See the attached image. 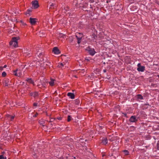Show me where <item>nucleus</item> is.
I'll return each instance as SVG.
<instances>
[{
  "label": "nucleus",
  "mask_w": 159,
  "mask_h": 159,
  "mask_svg": "<svg viewBox=\"0 0 159 159\" xmlns=\"http://www.w3.org/2000/svg\"><path fill=\"white\" fill-rule=\"evenodd\" d=\"M30 95L31 96H33L34 98H36L37 97L38 95V93L36 92H35L34 93H30Z\"/></svg>",
  "instance_id": "ddd939ff"
},
{
  "label": "nucleus",
  "mask_w": 159,
  "mask_h": 159,
  "mask_svg": "<svg viewBox=\"0 0 159 159\" xmlns=\"http://www.w3.org/2000/svg\"><path fill=\"white\" fill-rule=\"evenodd\" d=\"M157 149L159 150V140L157 142Z\"/></svg>",
  "instance_id": "473e14b6"
},
{
  "label": "nucleus",
  "mask_w": 159,
  "mask_h": 159,
  "mask_svg": "<svg viewBox=\"0 0 159 159\" xmlns=\"http://www.w3.org/2000/svg\"><path fill=\"white\" fill-rule=\"evenodd\" d=\"M38 115V113H36V114L34 115H33V117H36Z\"/></svg>",
  "instance_id": "f704fd0d"
},
{
  "label": "nucleus",
  "mask_w": 159,
  "mask_h": 159,
  "mask_svg": "<svg viewBox=\"0 0 159 159\" xmlns=\"http://www.w3.org/2000/svg\"><path fill=\"white\" fill-rule=\"evenodd\" d=\"M44 84H45V83H44V84H42V87H45Z\"/></svg>",
  "instance_id": "c03bdc74"
},
{
  "label": "nucleus",
  "mask_w": 159,
  "mask_h": 159,
  "mask_svg": "<svg viewBox=\"0 0 159 159\" xmlns=\"http://www.w3.org/2000/svg\"><path fill=\"white\" fill-rule=\"evenodd\" d=\"M59 37L60 38H64L66 37V36L65 35L63 34H59Z\"/></svg>",
  "instance_id": "4be33fe9"
},
{
  "label": "nucleus",
  "mask_w": 159,
  "mask_h": 159,
  "mask_svg": "<svg viewBox=\"0 0 159 159\" xmlns=\"http://www.w3.org/2000/svg\"><path fill=\"white\" fill-rule=\"evenodd\" d=\"M19 37H13L11 41L9 42L10 45L13 48L18 47L17 40L19 39Z\"/></svg>",
  "instance_id": "f257e3e1"
},
{
  "label": "nucleus",
  "mask_w": 159,
  "mask_h": 159,
  "mask_svg": "<svg viewBox=\"0 0 159 159\" xmlns=\"http://www.w3.org/2000/svg\"><path fill=\"white\" fill-rule=\"evenodd\" d=\"M55 81V80L52 78H51L50 81L49 82V85L51 86H53L54 84V81Z\"/></svg>",
  "instance_id": "4468645a"
},
{
  "label": "nucleus",
  "mask_w": 159,
  "mask_h": 159,
  "mask_svg": "<svg viewBox=\"0 0 159 159\" xmlns=\"http://www.w3.org/2000/svg\"><path fill=\"white\" fill-rule=\"evenodd\" d=\"M53 52L56 54H58L60 53V52L57 47H54L52 50Z\"/></svg>",
  "instance_id": "0eeeda50"
},
{
  "label": "nucleus",
  "mask_w": 159,
  "mask_h": 159,
  "mask_svg": "<svg viewBox=\"0 0 159 159\" xmlns=\"http://www.w3.org/2000/svg\"><path fill=\"white\" fill-rule=\"evenodd\" d=\"M26 81L30 84H32L33 85L34 84V82L31 78H27L26 80Z\"/></svg>",
  "instance_id": "f8f14e48"
},
{
  "label": "nucleus",
  "mask_w": 159,
  "mask_h": 159,
  "mask_svg": "<svg viewBox=\"0 0 159 159\" xmlns=\"http://www.w3.org/2000/svg\"><path fill=\"white\" fill-rule=\"evenodd\" d=\"M8 117L9 118H10V120H12L14 118V116H11L10 115H9V116H8Z\"/></svg>",
  "instance_id": "c85d7f7f"
},
{
  "label": "nucleus",
  "mask_w": 159,
  "mask_h": 159,
  "mask_svg": "<svg viewBox=\"0 0 159 159\" xmlns=\"http://www.w3.org/2000/svg\"><path fill=\"white\" fill-rule=\"evenodd\" d=\"M92 40L93 41H95V40H96L97 39V36L96 34H93L91 36Z\"/></svg>",
  "instance_id": "2eb2a0df"
},
{
  "label": "nucleus",
  "mask_w": 159,
  "mask_h": 159,
  "mask_svg": "<svg viewBox=\"0 0 159 159\" xmlns=\"http://www.w3.org/2000/svg\"><path fill=\"white\" fill-rule=\"evenodd\" d=\"M19 13V11H15V14H16V15H17V14H18Z\"/></svg>",
  "instance_id": "ea45409f"
},
{
  "label": "nucleus",
  "mask_w": 159,
  "mask_h": 159,
  "mask_svg": "<svg viewBox=\"0 0 159 159\" xmlns=\"http://www.w3.org/2000/svg\"><path fill=\"white\" fill-rule=\"evenodd\" d=\"M29 49L27 50V49L26 50H24V55L25 56V54H26L27 53H28V52Z\"/></svg>",
  "instance_id": "2f4dec72"
},
{
  "label": "nucleus",
  "mask_w": 159,
  "mask_h": 159,
  "mask_svg": "<svg viewBox=\"0 0 159 159\" xmlns=\"http://www.w3.org/2000/svg\"><path fill=\"white\" fill-rule=\"evenodd\" d=\"M31 12V10H27V11L26 12L25 14L26 15H29Z\"/></svg>",
  "instance_id": "393cba45"
},
{
  "label": "nucleus",
  "mask_w": 159,
  "mask_h": 159,
  "mask_svg": "<svg viewBox=\"0 0 159 159\" xmlns=\"http://www.w3.org/2000/svg\"><path fill=\"white\" fill-rule=\"evenodd\" d=\"M13 74L16 76H20L22 74L21 71L20 70L17 69L15 70H14L13 72Z\"/></svg>",
  "instance_id": "7ed1b4c3"
},
{
  "label": "nucleus",
  "mask_w": 159,
  "mask_h": 159,
  "mask_svg": "<svg viewBox=\"0 0 159 159\" xmlns=\"http://www.w3.org/2000/svg\"><path fill=\"white\" fill-rule=\"evenodd\" d=\"M0 159H7L6 157H4L3 155H0Z\"/></svg>",
  "instance_id": "bb28decb"
},
{
  "label": "nucleus",
  "mask_w": 159,
  "mask_h": 159,
  "mask_svg": "<svg viewBox=\"0 0 159 159\" xmlns=\"http://www.w3.org/2000/svg\"><path fill=\"white\" fill-rule=\"evenodd\" d=\"M32 6L34 9L37 8L39 7L38 1L37 0L33 1L32 2Z\"/></svg>",
  "instance_id": "20e7f679"
},
{
  "label": "nucleus",
  "mask_w": 159,
  "mask_h": 159,
  "mask_svg": "<svg viewBox=\"0 0 159 159\" xmlns=\"http://www.w3.org/2000/svg\"><path fill=\"white\" fill-rule=\"evenodd\" d=\"M33 106L34 107H37V103H35V102L34 103Z\"/></svg>",
  "instance_id": "72a5a7b5"
},
{
  "label": "nucleus",
  "mask_w": 159,
  "mask_h": 159,
  "mask_svg": "<svg viewBox=\"0 0 159 159\" xmlns=\"http://www.w3.org/2000/svg\"><path fill=\"white\" fill-rule=\"evenodd\" d=\"M20 22L21 23L22 26H25L26 25V24L25 23H24L22 21H20Z\"/></svg>",
  "instance_id": "cd10ccee"
},
{
  "label": "nucleus",
  "mask_w": 159,
  "mask_h": 159,
  "mask_svg": "<svg viewBox=\"0 0 159 159\" xmlns=\"http://www.w3.org/2000/svg\"><path fill=\"white\" fill-rule=\"evenodd\" d=\"M89 54L92 55H93L96 52H95L94 49H90L89 50Z\"/></svg>",
  "instance_id": "9d476101"
},
{
  "label": "nucleus",
  "mask_w": 159,
  "mask_h": 159,
  "mask_svg": "<svg viewBox=\"0 0 159 159\" xmlns=\"http://www.w3.org/2000/svg\"><path fill=\"white\" fill-rule=\"evenodd\" d=\"M65 64H63V63H59L58 65V66L60 68H62V67H63Z\"/></svg>",
  "instance_id": "5701e85b"
},
{
  "label": "nucleus",
  "mask_w": 159,
  "mask_h": 159,
  "mask_svg": "<svg viewBox=\"0 0 159 159\" xmlns=\"http://www.w3.org/2000/svg\"><path fill=\"white\" fill-rule=\"evenodd\" d=\"M39 123L40 125H42L43 126H45V122L43 120H39Z\"/></svg>",
  "instance_id": "f3484780"
},
{
  "label": "nucleus",
  "mask_w": 159,
  "mask_h": 159,
  "mask_svg": "<svg viewBox=\"0 0 159 159\" xmlns=\"http://www.w3.org/2000/svg\"><path fill=\"white\" fill-rule=\"evenodd\" d=\"M29 116L30 117V114H29Z\"/></svg>",
  "instance_id": "6e6d98bb"
},
{
  "label": "nucleus",
  "mask_w": 159,
  "mask_h": 159,
  "mask_svg": "<svg viewBox=\"0 0 159 159\" xmlns=\"http://www.w3.org/2000/svg\"><path fill=\"white\" fill-rule=\"evenodd\" d=\"M71 117L70 116V115L68 116V117H67V121L68 122L70 121L71 120Z\"/></svg>",
  "instance_id": "a878e982"
},
{
  "label": "nucleus",
  "mask_w": 159,
  "mask_h": 159,
  "mask_svg": "<svg viewBox=\"0 0 159 159\" xmlns=\"http://www.w3.org/2000/svg\"><path fill=\"white\" fill-rule=\"evenodd\" d=\"M6 75L7 74L4 71L2 72V76L3 77L6 76Z\"/></svg>",
  "instance_id": "7c9ffc66"
},
{
  "label": "nucleus",
  "mask_w": 159,
  "mask_h": 159,
  "mask_svg": "<svg viewBox=\"0 0 159 159\" xmlns=\"http://www.w3.org/2000/svg\"><path fill=\"white\" fill-rule=\"evenodd\" d=\"M39 86H40V85H37V86H38V87H42V86H41V87H39Z\"/></svg>",
  "instance_id": "3c124183"
},
{
  "label": "nucleus",
  "mask_w": 159,
  "mask_h": 159,
  "mask_svg": "<svg viewBox=\"0 0 159 159\" xmlns=\"http://www.w3.org/2000/svg\"><path fill=\"white\" fill-rule=\"evenodd\" d=\"M110 156L112 157L113 156V154L112 153L111 155H110Z\"/></svg>",
  "instance_id": "09e8293b"
},
{
  "label": "nucleus",
  "mask_w": 159,
  "mask_h": 159,
  "mask_svg": "<svg viewBox=\"0 0 159 159\" xmlns=\"http://www.w3.org/2000/svg\"><path fill=\"white\" fill-rule=\"evenodd\" d=\"M49 4H50V9H54L56 8L57 7V5L55 2L53 3H50Z\"/></svg>",
  "instance_id": "6e6552de"
},
{
  "label": "nucleus",
  "mask_w": 159,
  "mask_h": 159,
  "mask_svg": "<svg viewBox=\"0 0 159 159\" xmlns=\"http://www.w3.org/2000/svg\"><path fill=\"white\" fill-rule=\"evenodd\" d=\"M39 56L41 57L42 55V53L41 52H40V53H39Z\"/></svg>",
  "instance_id": "79ce46f5"
},
{
  "label": "nucleus",
  "mask_w": 159,
  "mask_h": 159,
  "mask_svg": "<svg viewBox=\"0 0 159 159\" xmlns=\"http://www.w3.org/2000/svg\"><path fill=\"white\" fill-rule=\"evenodd\" d=\"M76 37L77 38V43L78 44H80L81 41V38H78L77 36H76Z\"/></svg>",
  "instance_id": "6ab92c4d"
},
{
  "label": "nucleus",
  "mask_w": 159,
  "mask_h": 159,
  "mask_svg": "<svg viewBox=\"0 0 159 159\" xmlns=\"http://www.w3.org/2000/svg\"><path fill=\"white\" fill-rule=\"evenodd\" d=\"M75 77L76 78H77L76 76V75L75 76Z\"/></svg>",
  "instance_id": "864d4df0"
},
{
  "label": "nucleus",
  "mask_w": 159,
  "mask_h": 159,
  "mask_svg": "<svg viewBox=\"0 0 159 159\" xmlns=\"http://www.w3.org/2000/svg\"><path fill=\"white\" fill-rule=\"evenodd\" d=\"M84 70H81L80 72L81 73H83L84 74Z\"/></svg>",
  "instance_id": "a19ab883"
},
{
  "label": "nucleus",
  "mask_w": 159,
  "mask_h": 159,
  "mask_svg": "<svg viewBox=\"0 0 159 159\" xmlns=\"http://www.w3.org/2000/svg\"><path fill=\"white\" fill-rule=\"evenodd\" d=\"M123 152H124V154L125 155H127L129 154V152L127 150H124L123 151Z\"/></svg>",
  "instance_id": "a211bd4d"
},
{
  "label": "nucleus",
  "mask_w": 159,
  "mask_h": 159,
  "mask_svg": "<svg viewBox=\"0 0 159 159\" xmlns=\"http://www.w3.org/2000/svg\"><path fill=\"white\" fill-rule=\"evenodd\" d=\"M107 143V138L103 139L102 140V143L104 145L106 144Z\"/></svg>",
  "instance_id": "dca6fc26"
},
{
  "label": "nucleus",
  "mask_w": 159,
  "mask_h": 159,
  "mask_svg": "<svg viewBox=\"0 0 159 159\" xmlns=\"http://www.w3.org/2000/svg\"><path fill=\"white\" fill-rule=\"evenodd\" d=\"M37 19L34 18H30V22L31 25H34L37 22Z\"/></svg>",
  "instance_id": "423d86ee"
},
{
  "label": "nucleus",
  "mask_w": 159,
  "mask_h": 159,
  "mask_svg": "<svg viewBox=\"0 0 159 159\" xmlns=\"http://www.w3.org/2000/svg\"><path fill=\"white\" fill-rule=\"evenodd\" d=\"M137 66L138 68L137 70L139 71L143 72L145 70V67L144 66H141L140 63H138Z\"/></svg>",
  "instance_id": "f03ea898"
},
{
  "label": "nucleus",
  "mask_w": 159,
  "mask_h": 159,
  "mask_svg": "<svg viewBox=\"0 0 159 159\" xmlns=\"http://www.w3.org/2000/svg\"><path fill=\"white\" fill-rule=\"evenodd\" d=\"M31 54V52L30 51H28V53H27L26 54H25V56H29Z\"/></svg>",
  "instance_id": "b1692460"
},
{
  "label": "nucleus",
  "mask_w": 159,
  "mask_h": 159,
  "mask_svg": "<svg viewBox=\"0 0 159 159\" xmlns=\"http://www.w3.org/2000/svg\"><path fill=\"white\" fill-rule=\"evenodd\" d=\"M1 145L0 144V148H1Z\"/></svg>",
  "instance_id": "603ef678"
},
{
  "label": "nucleus",
  "mask_w": 159,
  "mask_h": 159,
  "mask_svg": "<svg viewBox=\"0 0 159 159\" xmlns=\"http://www.w3.org/2000/svg\"><path fill=\"white\" fill-rule=\"evenodd\" d=\"M123 114L124 115V116L125 117H127V114H126V113H123Z\"/></svg>",
  "instance_id": "c9c22d12"
},
{
  "label": "nucleus",
  "mask_w": 159,
  "mask_h": 159,
  "mask_svg": "<svg viewBox=\"0 0 159 159\" xmlns=\"http://www.w3.org/2000/svg\"><path fill=\"white\" fill-rule=\"evenodd\" d=\"M67 95L71 99H73L75 98V95L73 93H68Z\"/></svg>",
  "instance_id": "9b49d317"
},
{
  "label": "nucleus",
  "mask_w": 159,
  "mask_h": 159,
  "mask_svg": "<svg viewBox=\"0 0 159 159\" xmlns=\"http://www.w3.org/2000/svg\"><path fill=\"white\" fill-rule=\"evenodd\" d=\"M6 152L5 151H3V152H2V155H3L4 156V154H5Z\"/></svg>",
  "instance_id": "58836bf2"
},
{
  "label": "nucleus",
  "mask_w": 159,
  "mask_h": 159,
  "mask_svg": "<svg viewBox=\"0 0 159 159\" xmlns=\"http://www.w3.org/2000/svg\"><path fill=\"white\" fill-rule=\"evenodd\" d=\"M116 157L115 156L113 157L111 159H116Z\"/></svg>",
  "instance_id": "49530a36"
},
{
  "label": "nucleus",
  "mask_w": 159,
  "mask_h": 159,
  "mask_svg": "<svg viewBox=\"0 0 159 159\" xmlns=\"http://www.w3.org/2000/svg\"><path fill=\"white\" fill-rule=\"evenodd\" d=\"M157 76H158V78H159V75H157Z\"/></svg>",
  "instance_id": "5fc2aeb1"
},
{
  "label": "nucleus",
  "mask_w": 159,
  "mask_h": 159,
  "mask_svg": "<svg viewBox=\"0 0 159 159\" xmlns=\"http://www.w3.org/2000/svg\"><path fill=\"white\" fill-rule=\"evenodd\" d=\"M7 66L6 65H5L3 67L5 68Z\"/></svg>",
  "instance_id": "de8ad7c7"
},
{
  "label": "nucleus",
  "mask_w": 159,
  "mask_h": 159,
  "mask_svg": "<svg viewBox=\"0 0 159 159\" xmlns=\"http://www.w3.org/2000/svg\"><path fill=\"white\" fill-rule=\"evenodd\" d=\"M80 103V101L78 99H76L75 100V103L76 105H78Z\"/></svg>",
  "instance_id": "aec40b11"
},
{
  "label": "nucleus",
  "mask_w": 159,
  "mask_h": 159,
  "mask_svg": "<svg viewBox=\"0 0 159 159\" xmlns=\"http://www.w3.org/2000/svg\"><path fill=\"white\" fill-rule=\"evenodd\" d=\"M57 119L59 120H61L62 118L61 117H58Z\"/></svg>",
  "instance_id": "e433bc0d"
},
{
  "label": "nucleus",
  "mask_w": 159,
  "mask_h": 159,
  "mask_svg": "<svg viewBox=\"0 0 159 159\" xmlns=\"http://www.w3.org/2000/svg\"><path fill=\"white\" fill-rule=\"evenodd\" d=\"M129 121L131 122H135L138 121V119L135 116H132L130 117Z\"/></svg>",
  "instance_id": "39448f33"
},
{
  "label": "nucleus",
  "mask_w": 159,
  "mask_h": 159,
  "mask_svg": "<svg viewBox=\"0 0 159 159\" xmlns=\"http://www.w3.org/2000/svg\"><path fill=\"white\" fill-rule=\"evenodd\" d=\"M137 98L138 99H143V97L142 95L141 94H138L137 95Z\"/></svg>",
  "instance_id": "412c9836"
},
{
  "label": "nucleus",
  "mask_w": 159,
  "mask_h": 159,
  "mask_svg": "<svg viewBox=\"0 0 159 159\" xmlns=\"http://www.w3.org/2000/svg\"><path fill=\"white\" fill-rule=\"evenodd\" d=\"M72 39H70V42H72Z\"/></svg>",
  "instance_id": "8fccbe9b"
},
{
  "label": "nucleus",
  "mask_w": 159,
  "mask_h": 159,
  "mask_svg": "<svg viewBox=\"0 0 159 159\" xmlns=\"http://www.w3.org/2000/svg\"><path fill=\"white\" fill-rule=\"evenodd\" d=\"M3 84L5 86H8L10 85L9 80L8 79L5 80L4 81Z\"/></svg>",
  "instance_id": "1a4fd4ad"
},
{
  "label": "nucleus",
  "mask_w": 159,
  "mask_h": 159,
  "mask_svg": "<svg viewBox=\"0 0 159 159\" xmlns=\"http://www.w3.org/2000/svg\"><path fill=\"white\" fill-rule=\"evenodd\" d=\"M45 64L46 65V66H50V65L51 64V63L50 62H49V61H47V62H45Z\"/></svg>",
  "instance_id": "c756f323"
},
{
  "label": "nucleus",
  "mask_w": 159,
  "mask_h": 159,
  "mask_svg": "<svg viewBox=\"0 0 159 159\" xmlns=\"http://www.w3.org/2000/svg\"><path fill=\"white\" fill-rule=\"evenodd\" d=\"M3 70V67L2 66L0 67V70Z\"/></svg>",
  "instance_id": "4c0bfd02"
},
{
  "label": "nucleus",
  "mask_w": 159,
  "mask_h": 159,
  "mask_svg": "<svg viewBox=\"0 0 159 159\" xmlns=\"http://www.w3.org/2000/svg\"><path fill=\"white\" fill-rule=\"evenodd\" d=\"M53 120L52 119H51L50 120V121H49V122H52L53 120Z\"/></svg>",
  "instance_id": "a18cd8bd"
},
{
  "label": "nucleus",
  "mask_w": 159,
  "mask_h": 159,
  "mask_svg": "<svg viewBox=\"0 0 159 159\" xmlns=\"http://www.w3.org/2000/svg\"><path fill=\"white\" fill-rule=\"evenodd\" d=\"M107 71H106V69H104V70H103V72H104V73H105V72H106Z\"/></svg>",
  "instance_id": "37998d69"
},
{
  "label": "nucleus",
  "mask_w": 159,
  "mask_h": 159,
  "mask_svg": "<svg viewBox=\"0 0 159 159\" xmlns=\"http://www.w3.org/2000/svg\"><path fill=\"white\" fill-rule=\"evenodd\" d=\"M38 52L37 53V54H38Z\"/></svg>",
  "instance_id": "4d7b16f0"
}]
</instances>
